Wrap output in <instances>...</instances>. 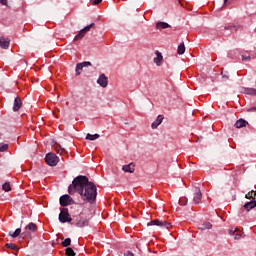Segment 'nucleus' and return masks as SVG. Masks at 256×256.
I'll return each mask as SVG.
<instances>
[{
	"label": "nucleus",
	"instance_id": "obj_1",
	"mask_svg": "<svg viewBox=\"0 0 256 256\" xmlns=\"http://www.w3.org/2000/svg\"><path fill=\"white\" fill-rule=\"evenodd\" d=\"M90 183L91 181H89L87 176L79 175L75 177L72 181V184L68 186L69 195H74L75 193H78V195L82 194L83 191H85L87 185Z\"/></svg>",
	"mask_w": 256,
	"mask_h": 256
},
{
	"label": "nucleus",
	"instance_id": "obj_2",
	"mask_svg": "<svg viewBox=\"0 0 256 256\" xmlns=\"http://www.w3.org/2000/svg\"><path fill=\"white\" fill-rule=\"evenodd\" d=\"M81 199L93 205L97 201V186L95 183L90 182L80 194Z\"/></svg>",
	"mask_w": 256,
	"mask_h": 256
},
{
	"label": "nucleus",
	"instance_id": "obj_3",
	"mask_svg": "<svg viewBox=\"0 0 256 256\" xmlns=\"http://www.w3.org/2000/svg\"><path fill=\"white\" fill-rule=\"evenodd\" d=\"M45 163L49 165V167H56L57 163H59V157H57L55 153L50 152L45 156Z\"/></svg>",
	"mask_w": 256,
	"mask_h": 256
},
{
	"label": "nucleus",
	"instance_id": "obj_4",
	"mask_svg": "<svg viewBox=\"0 0 256 256\" xmlns=\"http://www.w3.org/2000/svg\"><path fill=\"white\" fill-rule=\"evenodd\" d=\"M60 223H71L73 219L71 218V215L69 214V209L63 208L60 211L59 217H58Z\"/></svg>",
	"mask_w": 256,
	"mask_h": 256
},
{
	"label": "nucleus",
	"instance_id": "obj_5",
	"mask_svg": "<svg viewBox=\"0 0 256 256\" xmlns=\"http://www.w3.org/2000/svg\"><path fill=\"white\" fill-rule=\"evenodd\" d=\"M147 225L148 226L156 225L157 227H160L161 229H171V227H173V225H171L170 222H167L165 220H157V219L148 222Z\"/></svg>",
	"mask_w": 256,
	"mask_h": 256
},
{
	"label": "nucleus",
	"instance_id": "obj_6",
	"mask_svg": "<svg viewBox=\"0 0 256 256\" xmlns=\"http://www.w3.org/2000/svg\"><path fill=\"white\" fill-rule=\"evenodd\" d=\"M61 207H69V205L75 204V200L69 194L62 195L59 199Z\"/></svg>",
	"mask_w": 256,
	"mask_h": 256
},
{
	"label": "nucleus",
	"instance_id": "obj_7",
	"mask_svg": "<svg viewBox=\"0 0 256 256\" xmlns=\"http://www.w3.org/2000/svg\"><path fill=\"white\" fill-rule=\"evenodd\" d=\"M94 26L95 23H91L90 25L81 29L79 33L74 37V41H79V39H83L85 37V34L88 33V31H91L92 27Z\"/></svg>",
	"mask_w": 256,
	"mask_h": 256
},
{
	"label": "nucleus",
	"instance_id": "obj_8",
	"mask_svg": "<svg viewBox=\"0 0 256 256\" xmlns=\"http://www.w3.org/2000/svg\"><path fill=\"white\" fill-rule=\"evenodd\" d=\"M83 67H91V62H89V61H84V62H82V63H78V64L76 65V69H75V71H76V76L81 75V71H83Z\"/></svg>",
	"mask_w": 256,
	"mask_h": 256
},
{
	"label": "nucleus",
	"instance_id": "obj_9",
	"mask_svg": "<svg viewBox=\"0 0 256 256\" xmlns=\"http://www.w3.org/2000/svg\"><path fill=\"white\" fill-rule=\"evenodd\" d=\"M98 85H100V87H107L109 85V78H107V76H105V74H101L97 80Z\"/></svg>",
	"mask_w": 256,
	"mask_h": 256
},
{
	"label": "nucleus",
	"instance_id": "obj_10",
	"mask_svg": "<svg viewBox=\"0 0 256 256\" xmlns=\"http://www.w3.org/2000/svg\"><path fill=\"white\" fill-rule=\"evenodd\" d=\"M201 199H203V194H201V189L195 188V196L193 198L194 204L199 205L201 203Z\"/></svg>",
	"mask_w": 256,
	"mask_h": 256
},
{
	"label": "nucleus",
	"instance_id": "obj_11",
	"mask_svg": "<svg viewBox=\"0 0 256 256\" xmlns=\"http://www.w3.org/2000/svg\"><path fill=\"white\" fill-rule=\"evenodd\" d=\"M9 45H11V40L9 38H5V37L1 36L0 37L1 49H9Z\"/></svg>",
	"mask_w": 256,
	"mask_h": 256
},
{
	"label": "nucleus",
	"instance_id": "obj_12",
	"mask_svg": "<svg viewBox=\"0 0 256 256\" xmlns=\"http://www.w3.org/2000/svg\"><path fill=\"white\" fill-rule=\"evenodd\" d=\"M247 125H249V122H247L243 118H240L239 120L236 121V123L234 124V127H236V129H243V127H247Z\"/></svg>",
	"mask_w": 256,
	"mask_h": 256
},
{
	"label": "nucleus",
	"instance_id": "obj_13",
	"mask_svg": "<svg viewBox=\"0 0 256 256\" xmlns=\"http://www.w3.org/2000/svg\"><path fill=\"white\" fill-rule=\"evenodd\" d=\"M163 119H165V117L163 115H158L156 120L151 124L152 129H157V127L163 123Z\"/></svg>",
	"mask_w": 256,
	"mask_h": 256
},
{
	"label": "nucleus",
	"instance_id": "obj_14",
	"mask_svg": "<svg viewBox=\"0 0 256 256\" xmlns=\"http://www.w3.org/2000/svg\"><path fill=\"white\" fill-rule=\"evenodd\" d=\"M76 227H88L89 226V219L80 217L78 222L75 224Z\"/></svg>",
	"mask_w": 256,
	"mask_h": 256
},
{
	"label": "nucleus",
	"instance_id": "obj_15",
	"mask_svg": "<svg viewBox=\"0 0 256 256\" xmlns=\"http://www.w3.org/2000/svg\"><path fill=\"white\" fill-rule=\"evenodd\" d=\"M23 107V102H21V98L16 97L14 99L13 111H19Z\"/></svg>",
	"mask_w": 256,
	"mask_h": 256
},
{
	"label": "nucleus",
	"instance_id": "obj_16",
	"mask_svg": "<svg viewBox=\"0 0 256 256\" xmlns=\"http://www.w3.org/2000/svg\"><path fill=\"white\" fill-rule=\"evenodd\" d=\"M135 165H133V163H130L128 165H124L122 167V171H124V173H134L135 172Z\"/></svg>",
	"mask_w": 256,
	"mask_h": 256
},
{
	"label": "nucleus",
	"instance_id": "obj_17",
	"mask_svg": "<svg viewBox=\"0 0 256 256\" xmlns=\"http://www.w3.org/2000/svg\"><path fill=\"white\" fill-rule=\"evenodd\" d=\"M255 207H256V200H252L244 204L243 209L249 212L251 209H255Z\"/></svg>",
	"mask_w": 256,
	"mask_h": 256
},
{
	"label": "nucleus",
	"instance_id": "obj_18",
	"mask_svg": "<svg viewBox=\"0 0 256 256\" xmlns=\"http://www.w3.org/2000/svg\"><path fill=\"white\" fill-rule=\"evenodd\" d=\"M25 231H32L33 233H36L37 231V224L30 222L26 227Z\"/></svg>",
	"mask_w": 256,
	"mask_h": 256
},
{
	"label": "nucleus",
	"instance_id": "obj_19",
	"mask_svg": "<svg viewBox=\"0 0 256 256\" xmlns=\"http://www.w3.org/2000/svg\"><path fill=\"white\" fill-rule=\"evenodd\" d=\"M169 27H171V25H169V23H167V22H157L156 23V29H169Z\"/></svg>",
	"mask_w": 256,
	"mask_h": 256
},
{
	"label": "nucleus",
	"instance_id": "obj_20",
	"mask_svg": "<svg viewBox=\"0 0 256 256\" xmlns=\"http://www.w3.org/2000/svg\"><path fill=\"white\" fill-rule=\"evenodd\" d=\"M161 61H163V55L161 54V52L156 51V57L154 58V63L156 65H160Z\"/></svg>",
	"mask_w": 256,
	"mask_h": 256
},
{
	"label": "nucleus",
	"instance_id": "obj_21",
	"mask_svg": "<svg viewBox=\"0 0 256 256\" xmlns=\"http://www.w3.org/2000/svg\"><path fill=\"white\" fill-rule=\"evenodd\" d=\"M184 53H185V43H184V42H181V43L178 45L177 54H178V55H183Z\"/></svg>",
	"mask_w": 256,
	"mask_h": 256
},
{
	"label": "nucleus",
	"instance_id": "obj_22",
	"mask_svg": "<svg viewBox=\"0 0 256 256\" xmlns=\"http://www.w3.org/2000/svg\"><path fill=\"white\" fill-rule=\"evenodd\" d=\"M245 95H253L256 97V89L255 88H244Z\"/></svg>",
	"mask_w": 256,
	"mask_h": 256
},
{
	"label": "nucleus",
	"instance_id": "obj_23",
	"mask_svg": "<svg viewBox=\"0 0 256 256\" xmlns=\"http://www.w3.org/2000/svg\"><path fill=\"white\" fill-rule=\"evenodd\" d=\"M87 141H95L96 139H99V134H90L88 133L86 135Z\"/></svg>",
	"mask_w": 256,
	"mask_h": 256
},
{
	"label": "nucleus",
	"instance_id": "obj_24",
	"mask_svg": "<svg viewBox=\"0 0 256 256\" xmlns=\"http://www.w3.org/2000/svg\"><path fill=\"white\" fill-rule=\"evenodd\" d=\"M213 228V224L210 222H204L201 226L200 229L202 231H205V229H212Z\"/></svg>",
	"mask_w": 256,
	"mask_h": 256
},
{
	"label": "nucleus",
	"instance_id": "obj_25",
	"mask_svg": "<svg viewBox=\"0 0 256 256\" xmlns=\"http://www.w3.org/2000/svg\"><path fill=\"white\" fill-rule=\"evenodd\" d=\"M242 61H251V54L249 52H242Z\"/></svg>",
	"mask_w": 256,
	"mask_h": 256
},
{
	"label": "nucleus",
	"instance_id": "obj_26",
	"mask_svg": "<svg viewBox=\"0 0 256 256\" xmlns=\"http://www.w3.org/2000/svg\"><path fill=\"white\" fill-rule=\"evenodd\" d=\"M5 247H7V249H11L12 251H19V248L17 247V245L13 243H7Z\"/></svg>",
	"mask_w": 256,
	"mask_h": 256
},
{
	"label": "nucleus",
	"instance_id": "obj_27",
	"mask_svg": "<svg viewBox=\"0 0 256 256\" xmlns=\"http://www.w3.org/2000/svg\"><path fill=\"white\" fill-rule=\"evenodd\" d=\"M225 31H237V26L233 24H228L224 27Z\"/></svg>",
	"mask_w": 256,
	"mask_h": 256
},
{
	"label": "nucleus",
	"instance_id": "obj_28",
	"mask_svg": "<svg viewBox=\"0 0 256 256\" xmlns=\"http://www.w3.org/2000/svg\"><path fill=\"white\" fill-rule=\"evenodd\" d=\"M2 189H3V191H6V192L11 191V184H10L9 182H5V183L2 185Z\"/></svg>",
	"mask_w": 256,
	"mask_h": 256
},
{
	"label": "nucleus",
	"instance_id": "obj_29",
	"mask_svg": "<svg viewBox=\"0 0 256 256\" xmlns=\"http://www.w3.org/2000/svg\"><path fill=\"white\" fill-rule=\"evenodd\" d=\"M11 237H13L14 239L19 237L21 235V228H17L12 234H10Z\"/></svg>",
	"mask_w": 256,
	"mask_h": 256
},
{
	"label": "nucleus",
	"instance_id": "obj_30",
	"mask_svg": "<svg viewBox=\"0 0 256 256\" xmlns=\"http://www.w3.org/2000/svg\"><path fill=\"white\" fill-rule=\"evenodd\" d=\"M9 149V144L0 143V153H3Z\"/></svg>",
	"mask_w": 256,
	"mask_h": 256
},
{
	"label": "nucleus",
	"instance_id": "obj_31",
	"mask_svg": "<svg viewBox=\"0 0 256 256\" xmlns=\"http://www.w3.org/2000/svg\"><path fill=\"white\" fill-rule=\"evenodd\" d=\"M71 245V238H66L63 242H62V246L64 247H69Z\"/></svg>",
	"mask_w": 256,
	"mask_h": 256
},
{
	"label": "nucleus",
	"instance_id": "obj_32",
	"mask_svg": "<svg viewBox=\"0 0 256 256\" xmlns=\"http://www.w3.org/2000/svg\"><path fill=\"white\" fill-rule=\"evenodd\" d=\"M66 255L68 256H75V251L73 250V248H67L66 249Z\"/></svg>",
	"mask_w": 256,
	"mask_h": 256
},
{
	"label": "nucleus",
	"instance_id": "obj_33",
	"mask_svg": "<svg viewBox=\"0 0 256 256\" xmlns=\"http://www.w3.org/2000/svg\"><path fill=\"white\" fill-rule=\"evenodd\" d=\"M241 237H243V235L241 234V231H237L235 234H234V239L235 240H239L241 239Z\"/></svg>",
	"mask_w": 256,
	"mask_h": 256
},
{
	"label": "nucleus",
	"instance_id": "obj_34",
	"mask_svg": "<svg viewBox=\"0 0 256 256\" xmlns=\"http://www.w3.org/2000/svg\"><path fill=\"white\" fill-rule=\"evenodd\" d=\"M103 0H90V5H99Z\"/></svg>",
	"mask_w": 256,
	"mask_h": 256
},
{
	"label": "nucleus",
	"instance_id": "obj_35",
	"mask_svg": "<svg viewBox=\"0 0 256 256\" xmlns=\"http://www.w3.org/2000/svg\"><path fill=\"white\" fill-rule=\"evenodd\" d=\"M237 231H239V228H235V229H233V228H231L230 230H229V235H235L236 233H237Z\"/></svg>",
	"mask_w": 256,
	"mask_h": 256
},
{
	"label": "nucleus",
	"instance_id": "obj_36",
	"mask_svg": "<svg viewBox=\"0 0 256 256\" xmlns=\"http://www.w3.org/2000/svg\"><path fill=\"white\" fill-rule=\"evenodd\" d=\"M246 199H253V190H251L250 192H248L245 196Z\"/></svg>",
	"mask_w": 256,
	"mask_h": 256
},
{
	"label": "nucleus",
	"instance_id": "obj_37",
	"mask_svg": "<svg viewBox=\"0 0 256 256\" xmlns=\"http://www.w3.org/2000/svg\"><path fill=\"white\" fill-rule=\"evenodd\" d=\"M57 153H59L60 155H63V153H67V151H65L64 148H60L57 150Z\"/></svg>",
	"mask_w": 256,
	"mask_h": 256
},
{
	"label": "nucleus",
	"instance_id": "obj_38",
	"mask_svg": "<svg viewBox=\"0 0 256 256\" xmlns=\"http://www.w3.org/2000/svg\"><path fill=\"white\" fill-rule=\"evenodd\" d=\"M253 111H254V112L256 111V107H252V108H248V109H247V112H248V113H251V112H253Z\"/></svg>",
	"mask_w": 256,
	"mask_h": 256
},
{
	"label": "nucleus",
	"instance_id": "obj_39",
	"mask_svg": "<svg viewBox=\"0 0 256 256\" xmlns=\"http://www.w3.org/2000/svg\"><path fill=\"white\" fill-rule=\"evenodd\" d=\"M1 5L7 6V0H0Z\"/></svg>",
	"mask_w": 256,
	"mask_h": 256
},
{
	"label": "nucleus",
	"instance_id": "obj_40",
	"mask_svg": "<svg viewBox=\"0 0 256 256\" xmlns=\"http://www.w3.org/2000/svg\"><path fill=\"white\" fill-rule=\"evenodd\" d=\"M179 203H180V205H187V201H185V200H180Z\"/></svg>",
	"mask_w": 256,
	"mask_h": 256
},
{
	"label": "nucleus",
	"instance_id": "obj_41",
	"mask_svg": "<svg viewBox=\"0 0 256 256\" xmlns=\"http://www.w3.org/2000/svg\"><path fill=\"white\" fill-rule=\"evenodd\" d=\"M255 197H256V191L255 190H253V200H255Z\"/></svg>",
	"mask_w": 256,
	"mask_h": 256
},
{
	"label": "nucleus",
	"instance_id": "obj_42",
	"mask_svg": "<svg viewBox=\"0 0 256 256\" xmlns=\"http://www.w3.org/2000/svg\"><path fill=\"white\" fill-rule=\"evenodd\" d=\"M222 77H223L224 79H229V76H228V75H225V74H223Z\"/></svg>",
	"mask_w": 256,
	"mask_h": 256
},
{
	"label": "nucleus",
	"instance_id": "obj_43",
	"mask_svg": "<svg viewBox=\"0 0 256 256\" xmlns=\"http://www.w3.org/2000/svg\"><path fill=\"white\" fill-rule=\"evenodd\" d=\"M240 213H243V208L240 209Z\"/></svg>",
	"mask_w": 256,
	"mask_h": 256
},
{
	"label": "nucleus",
	"instance_id": "obj_44",
	"mask_svg": "<svg viewBox=\"0 0 256 256\" xmlns=\"http://www.w3.org/2000/svg\"><path fill=\"white\" fill-rule=\"evenodd\" d=\"M224 3H227V0H224Z\"/></svg>",
	"mask_w": 256,
	"mask_h": 256
},
{
	"label": "nucleus",
	"instance_id": "obj_45",
	"mask_svg": "<svg viewBox=\"0 0 256 256\" xmlns=\"http://www.w3.org/2000/svg\"><path fill=\"white\" fill-rule=\"evenodd\" d=\"M0 137H1V133H0Z\"/></svg>",
	"mask_w": 256,
	"mask_h": 256
}]
</instances>
